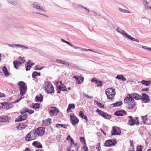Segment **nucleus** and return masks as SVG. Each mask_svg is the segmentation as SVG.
Listing matches in <instances>:
<instances>
[{
  "label": "nucleus",
  "mask_w": 151,
  "mask_h": 151,
  "mask_svg": "<svg viewBox=\"0 0 151 151\" xmlns=\"http://www.w3.org/2000/svg\"><path fill=\"white\" fill-rule=\"evenodd\" d=\"M124 101L126 104V106L127 108L129 109L133 108L136 105V103L134 101V100L132 98L130 94H129L124 99Z\"/></svg>",
  "instance_id": "nucleus-1"
},
{
  "label": "nucleus",
  "mask_w": 151,
  "mask_h": 151,
  "mask_svg": "<svg viewBox=\"0 0 151 151\" xmlns=\"http://www.w3.org/2000/svg\"><path fill=\"white\" fill-rule=\"evenodd\" d=\"M18 86L20 91V95L23 96L25 94L27 89L26 83L23 81H20L18 83Z\"/></svg>",
  "instance_id": "nucleus-2"
},
{
  "label": "nucleus",
  "mask_w": 151,
  "mask_h": 151,
  "mask_svg": "<svg viewBox=\"0 0 151 151\" xmlns=\"http://www.w3.org/2000/svg\"><path fill=\"white\" fill-rule=\"evenodd\" d=\"M115 89L109 88L106 90L105 93L108 99H114L116 94Z\"/></svg>",
  "instance_id": "nucleus-3"
},
{
  "label": "nucleus",
  "mask_w": 151,
  "mask_h": 151,
  "mask_svg": "<svg viewBox=\"0 0 151 151\" xmlns=\"http://www.w3.org/2000/svg\"><path fill=\"white\" fill-rule=\"evenodd\" d=\"M34 130L29 132L25 136L26 140L29 141L36 139L37 138V136Z\"/></svg>",
  "instance_id": "nucleus-4"
},
{
  "label": "nucleus",
  "mask_w": 151,
  "mask_h": 151,
  "mask_svg": "<svg viewBox=\"0 0 151 151\" xmlns=\"http://www.w3.org/2000/svg\"><path fill=\"white\" fill-rule=\"evenodd\" d=\"M45 91L47 92V93H54V90L53 86L52 84L48 81L45 83Z\"/></svg>",
  "instance_id": "nucleus-5"
},
{
  "label": "nucleus",
  "mask_w": 151,
  "mask_h": 151,
  "mask_svg": "<svg viewBox=\"0 0 151 151\" xmlns=\"http://www.w3.org/2000/svg\"><path fill=\"white\" fill-rule=\"evenodd\" d=\"M128 118L129 119L128 120V124L131 126H133L135 124L137 125L139 124V122L138 117H135L134 119H133L132 116H129Z\"/></svg>",
  "instance_id": "nucleus-6"
},
{
  "label": "nucleus",
  "mask_w": 151,
  "mask_h": 151,
  "mask_svg": "<svg viewBox=\"0 0 151 151\" xmlns=\"http://www.w3.org/2000/svg\"><path fill=\"white\" fill-rule=\"evenodd\" d=\"M48 111L49 114L52 116H56L59 111L58 108L54 107H49L48 108Z\"/></svg>",
  "instance_id": "nucleus-7"
},
{
  "label": "nucleus",
  "mask_w": 151,
  "mask_h": 151,
  "mask_svg": "<svg viewBox=\"0 0 151 151\" xmlns=\"http://www.w3.org/2000/svg\"><path fill=\"white\" fill-rule=\"evenodd\" d=\"M45 128L43 127H40L34 130L37 136H42L45 133Z\"/></svg>",
  "instance_id": "nucleus-8"
},
{
  "label": "nucleus",
  "mask_w": 151,
  "mask_h": 151,
  "mask_svg": "<svg viewBox=\"0 0 151 151\" xmlns=\"http://www.w3.org/2000/svg\"><path fill=\"white\" fill-rule=\"evenodd\" d=\"M96 112H98L99 114L104 119H109L111 118V116L107 113L99 109H97L96 111Z\"/></svg>",
  "instance_id": "nucleus-9"
},
{
  "label": "nucleus",
  "mask_w": 151,
  "mask_h": 151,
  "mask_svg": "<svg viewBox=\"0 0 151 151\" xmlns=\"http://www.w3.org/2000/svg\"><path fill=\"white\" fill-rule=\"evenodd\" d=\"M111 132L112 135H119L121 132L119 128L116 126H114L112 127Z\"/></svg>",
  "instance_id": "nucleus-10"
},
{
  "label": "nucleus",
  "mask_w": 151,
  "mask_h": 151,
  "mask_svg": "<svg viewBox=\"0 0 151 151\" xmlns=\"http://www.w3.org/2000/svg\"><path fill=\"white\" fill-rule=\"evenodd\" d=\"M116 143V140L109 139L105 142L104 145L106 147H110L114 146Z\"/></svg>",
  "instance_id": "nucleus-11"
},
{
  "label": "nucleus",
  "mask_w": 151,
  "mask_h": 151,
  "mask_svg": "<svg viewBox=\"0 0 151 151\" xmlns=\"http://www.w3.org/2000/svg\"><path fill=\"white\" fill-rule=\"evenodd\" d=\"M33 7L35 9H37L40 11L42 12H45V10L44 8L40 6V5L37 2H34L32 4Z\"/></svg>",
  "instance_id": "nucleus-12"
},
{
  "label": "nucleus",
  "mask_w": 151,
  "mask_h": 151,
  "mask_svg": "<svg viewBox=\"0 0 151 151\" xmlns=\"http://www.w3.org/2000/svg\"><path fill=\"white\" fill-rule=\"evenodd\" d=\"M27 125V124L26 122H22L18 124L16 128L19 130H22L25 129Z\"/></svg>",
  "instance_id": "nucleus-13"
},
{
  "label": "nucleus",
  "mask_w": 151,
  "mask_h": 151,
  "mask_svg": "<svg viewBox=\"0 0 151 151\" xmlns=\"http://www.w3.org/2000/svg\"><path fill=\"white\" fill-rule=\"evenodd\" d=\"M71 123L73 125H76L79 122L78 119L73 114L70 116Z\"/></svg>",
  "instance_id": "nucleus-14"
},
{
  "label": "nucleus",
  "mask_w": 151,
  "mask_h": 151,
  "mask_svg": "<svg viewBox=\"0 0 151 151\" xmlns=\"http://www.w3.org/2000/svg\"><path fill=\"white\" fill-rule=\"evenodd\" d=\"M10 118L7 116H0V122H9Z\"/></svg>",
  "instance_id": "nucleus-15"
},
{
  "label": "nucleus",
  "mask_w": 151,
  "mask_h": 151,
  "mask_svg": "<svg viewBox=\"0 0 151 151\" xmlns=\"http://www.w3.org/2000/svg\"><path fill=\"white\" fill-rule=\"evenodd\" d=\"M21 115L17 119H16V121L19 122L24 120L27 117V115L25 114L21 113Z\"/></svg>",
  "instance_id": "nucleus-16"
},
{
  "label": "nucleus",
  "mask_w": 151,
  "mask_h": 151,
  "mask_svg": "<svg viewBox=\"0 0 151 151\" xmlns=\"http://www.w3.org/2000/svg\"><path fill=\"white\" fill-rule=\"evenodd\" d=\"M141 99L143 101L146 103L149 101V97L145 93H142Z\"/></svg>",
  "instance_id": "nucleus-17"
},
{
  "label": "nucleus",
  "mask_w": 151,
  "mask_h": 151,
  "mask_svg": "<svg viewBox=\"0 0 151 151\" xmlns=\"http://www.w3.org/2000/svg\"><path fill=\"white\" fill-rule=\"evenodd\" d=\"M126 114V113L124 110L117 111L114 113V115L117 116H123Z\"/></svg>",
  "instance_id": "nucleus-18"
},
{
  "label": "nucleus",
  "mask_w": 151,
  "mask_h": 151,
  "mask_svg": "<svg viewBox=\"0 0 151 151\" xmlns=\"http://www.w3.org/2000/svg\"><path fill=\"white\" fill-rule=\"evenodd\" d=\"M14 68L17 69H18L19 67L21 65L22 63L19 60L14 61L13 62Z\"/></svg>",
  "instance_id": "nucleus-19"
},
{
  "label": "nucleus",
  "mask_w": 151,
  "mask_h": 151,
  "mask_svg": "<svg viewBox=\"0 0 151 151\" xmlns=\"http://www.w3.org/2000/svg\"><path fill=\"white\" fill-rule=\"evenodd\" d=\"M73 78L75 79L77 83L78 84H81L82 82L83 79V78L82 77L78 76L77 77L76 76H73Z\"/></svg>",
  "instance_id": "nucleus-20"
},
{
  "label": "nucleus",
  "mask_w": 151,
  "mask_h": 151,
  "mask_svg": "<svg viewBox=\"0 0 151 151\" xmlns=\"http://www.w3.org/2000/svg\"><path fill=\"white\" fill-rule=\"evenodd\" d=\"M32 145L34 147L37 148H41L42 147V145L38 141L34 142Z\"/></svg>",
  "instance_id": "nucleus-21"
},
{
  "label": "nucleus",
  "mask_w": 151,
  "mask_h": 151,
  "mask_svg": "<svg viewBox=\"0 0 151 151\" xmlns=\"http://www.w3.org/2000/svg\"><path fill=\"white\" fill-rule=\"evenodd\" d=\"M35 100L36 101L41 102L43 101V96L41 94H40L36 96Z\"/></svg>",
  "instance_id": "nucleus-22"
},
{
  "label": "nucleus",
  "mask_w": 151,
  "mask_h": 151,
  "mask_svg": "<svg viewBox=\"0 0 151 151\" xmlns=\"http://www.w3.org/2000/svg\"><path fill=\"white\" fill-rule=\"evenodd\" d=\"M116 30L117 32H119L124 37L126 35V34L127 33L124 30H122L121 29H120L119 27H116Z\"/></svg>",
  "instance_id": "nucleus-23"
},
{
  "label": "nucleus",
  "mask_w": 151,
  "mask_h": 151,
  "mask_svg": "<svg viewBox=\"0 0 151 151\" xmlns=\"http://www.w3.org/2000/svg\"><path fill=\"white\" fill-rule=\"evenodd\" d=\"M124 37H126L127 38L131 40L135 41L137 42H139V41L137 39L132 37L131 36L128 35L127 33L126 34V35Z\"/></svg>",
  "instance_id": "nucleus-24"
},
{
  "label": "nucleus",
  "mask_w": 151,
  "mask_h": 151,
  "mask_svg": "<svg viewBox=\"0 0 151 151\" xmlns=\"http://www.w3.org/2000/svg\"><path fill=\"white\" fill-rule=\"evenodd\" d=\"M51 119L48 118L46 119H45L43 121L42 125L44 126H47L49 125L50 124Z\"/></svg>",
  "instance_id": "nucleus-25"
},
{
  "label": "nucleus",
  "mask_w": 151,
  "mask_h": 151,
  "mask_svg": "<svg viewBox=\"0 0 151 151\" xmlns=\"http://www.w3.org/2000/svg\"><path fill=\"white\" fill-rule=\"evenodd\" d=\"M132 97L134 98L136 100H139L141 99V96L137 93L131 94L130 95Z\"/></svg>",
  "instance_id": "nucleus-26"
},
{
  "label": "nucleus",
  "mask_w": 151,
  "mask_h": 151,
  "mask_svg": "<svg viewBox=\"0 0 151 151\" xmlns=\"http://www.w3.org/2000/svg\"><path fill=\"white\" fill-rule=\"evenodd\" d=\"M56 61L57 63H60L64 65H67L68 66L69 65V63L67 61H63L62 60L57 59L56 60Z\"/></svg>",
  "instance_id": "nucleus-27"
},
{
  "label": "nucleus",
  "mask_w": 151,
  "mask_h": 151,
  "mask_svg": "<svg viewBox=\"0 0 151 151\" xmlns=\"http://www.w3.org/2000/svg\"><path fill=\"white\" fill-rule=\"evenodd\" d=\"M116 78L124 81L126 80V78H124V76L122 75H117L116 77Z\"/></svg>",
  "instance_id": "nucleus-28"
},
{
  "label": "nucleus",
  "mask_w": 151,
  "mask_h": 151,
  "mask_svg": "<svg viewBox=\"0 0 151 151\" xmlns=\"http://www.w3.org/2000/svg\"><path fill=\"white\" fill-rule=\"evenodd\" d=\"M141 83L143 85L147 86L151 83V81L150 80L146 81L143 80L141 81Z\"/></svg>",
  "instance_id": "nucleus-29"
},
{
  "label": "nucleus",
  "mask_w": 151,
  "mask_h": 151,
  "mask_svg": "<svg viewBox=\"0 0 151 151\" xmlns=\"http://www.w3.org/2000/svg\"><path fill=\"white\" fill-rule=\"evenodd\" d=\"M60 84L59 85L58 87L59 89H60V90L62 91H67L66 87L65 85L63 84L61 82H60Z\"/></svg>",
  "instance_id": "nucleus-30"
},
{
  "label": "nucleus",
  "mask_w": 151,
  "mask_h": 151,
  "mask_svg": "<svg viewBox=\"0 0 151 151\" xmlns=\"http://www.w3.org/2000/svg\"><path fill=\"white\" fill-rule=\"evenodd\" d=\"M40 104L38 103L33 104H32L31 107L35 109H38L40 108Z\"/></svg>",
  "instance_id": "nucleus-31"
},
{
  "label": "nucleus",
  "mask_w": 151,
  "mask_h": 151,
  "mask_svg": "<svg viewBox=\"0 0 151 151\" xmlns=\"http://www.w3.org/2000/svg\"><path fill=\"white\" fill-rule=\"evenodd\" d=\"M79 116L81 117L82 118L85 119L86 120V121H88L87 117L85 115L83 112L82 111H80L79 113Z\"/></svg>",
  "instance_id": "nucleus-32"
},
{
  "label": "nucleus",
  "mask_w": 151,
  "mask_h": 151,
  "mask_svg": "<svg viewBox=\"0 0 151 151\" xmlns=\"http://www.w3.org/2000/svg\"><path fill=\"white\" fill-rule=\"evenodd\" d=\"M2 70L4 73L5 76L7 77L9 76V73H8L7 69L6 66H4L3 67Z\"/></svg>",
  "instance_id": "nucleus-33"
},
{
  "label": "nucleus",
  "mask_w": 151,
  "mask_h": 151,
  "mask_svg": "<svg viewBox=\"0 0 151 151\" xmlns=\"http://www.w3.org/2000/svg\"><path fill=\"white\" fill-rule=\"evenodd\" d=\"M41 73H38L36 71H34L32 73V76L33 78H36V76H40Z\"/></svg>",
  "instance_id": "nucleus-34"
},
{
  "label": "nucleus",
  "mask_w": 151,
  "mask_h": 151,
  "mask_svg": "<svg viewBox=\"0 0 151 151\" xmlns=\"http://www.w3.org/2000/svg\"><path fill=\"white\" fill-rule=\"evenodd\" d=\"M94 103H95L100 108L104 107V105L98 101L94 100Z\"/></svg>",
  "instance_id": "nucleus-35"
},
{
  "label": "nucleus",
  "mask_w": 151,
  "mask_h": 151,
  "mask_svg": "<svg viewBox=\"0 0 151 151\" xmlns=\"http://www.w3.org/2000/svg\"><path fill=\"white\" fill-rule=\"evenodd\" d=\"M147 115H146L145 116H142L141 118L142 119L143 122L144 124H145L146 123V121L147 120Z\"/></svg>",
  "instance_id": "nucleus-36"
},
{
  "label": "nucleus",
  "mask_w": 151,
  "mask_h": 151,
  "mask_svg": "<svg viewBox=\"0 0 151 151\" xmlns=\"http://www.w3.org/2000/svg\"><path fill=\"white\" fill-rule=\"evenodd\" d=\"M122 104V102L121 101L116 102L112 104L114 107L119 106Z\"/></svg>",
  "instance_id": "nucleus-37"
},
{
  "label": "nucleus",
  "mask_w": 151,
  "mask_h": 151,
  "mask_svg": "<svg viewBox=\"0 0 151 151\" xmlns=\"http://www.w3.org/2000/svg\"><path fill=\"white\" fill-rule=\"evenodd\" d=\"M7 2L14 5H16L17 3V1L15 0H7Z\"/></svg>",
  "instance_id": "nucleus-38"
},
{
  "label": "nucleus",
  "mask_w": 151,
  "mask_h": 151,
  "mask_svg": "<svg viewBox=\"0 0 151 151\" xmlns=\"http://www.w3.org/2000/svg\"><path fill=\"white\" fill-rule=\"evenodd\" d=\"M143 4L145 6V7L146 9L147 10L150 9V8H151V7H149L148 5V3L147 1H143Z\"/></svg>",
  "instance_id": "nucleus-39"
},
{
  "label": "nucleus",
  "mask_w": 151,
  "mask_h": 151,
  "mask_svg": "<svg viewBox=\"0 0 151 151\" xmlns=\"http://www.w3.org/2000/svg\"><path fill=\"white\" fill-rule=\"evenodd\" d=\"M56 127H58L59 126H60L61 127H63L64 128L66 129L67 127V126L66 124H56Z\"/></svg>",
  "instance_id": "nucleus-40"
},
{
  "label": "nucleus",
  "mask_w": 151,
  "mask_h": 151,
  "mask_svg": "<svg viewBox=\"0 0 151 151\" xmlns=\"http://www.w3.org/2000/svg\"><path fill=\"white\" fill-rule=\"evenodd\" d=\"M119 10L120 12L122 13H130V12L129 11L123 9L121 8H119Z\"/></svg>",
  "instance_id": "nucleus-41"
},
{
  "label": "nucleus",
  "mask_w": 151,
  "mask_h": 151,
  "mask_svg": "<svg viewBox=\"0 0 151 151\" xmlns=\"http://www.w3.org/2000/svg\"><path fill=\"white\" fill-rule=\"evenodd\" d=\"M8 45L10 47L13 48H17L19 47V44H8Z\"/></svg>",
  "instance_id": "nucleus-42"
},
{
  "label": "nucleus",
  "mask_w": 151,
  "mask_h": 151,
  "mask_svg": "<svg viewBox=\"0 0 151 151\" xmlns=\"http://www.w3.org/2000/svg\"><path fill=\"white\" fill-rule=\"evenodd\" d=\"M95 82H96L98 87L102 86H103L102 82L101 81H97L96 80H95Z\"/></svg>",
  "instance_id": "nucleus-43"
},
{
  "label": "nucleus",
  "mask_w": 151,
  "mask_h": 151,
  "mask_svg": "<svg viewBox=\"0 0 151 151\" xmlns=\"http://www.w3.org/2000/svg\"><path fill=\"white\" fill-rule=\"evenodd\" d=\"M26 64L28 65L30 68L32 66L34 65V63L32 62H31L30 61H29L28 62L26 63Z\"/></svg>",
  "instance_id": "nucleus-44"
},
{
  "label": "nucleus",
  "mask_w": 151,
  "mask_h": 151,
  "mask_svg": "<svg viewBox=\"0 0 151 151\" xmlns=\"http://www.w3.org/2000/svg\"><path fill=\"white\" fill-rule=\"evenodd\" d=\"M61 40H62V42H64V43H65L67 44L69 46H73V45L71 44L69 42H68L64 40L63 39H61Z\"/></svg>",
  "instance_id": "nucleus-45"
},
{
  "label": "nucleus",
  "mask_w": 151,
  "mask_h": 151,
  "mask_svg": "<svg viewBox=\"0 0 151 151\" xmlns=\"http://www.w3.org/2000/svg\"><path fill=\"white\" fill-rule=\"evenodd\" d=\"M19 60H20V62H21L22 63H24L25 62V60L24 59V58L23 57H19Z\"/></svg>",
  "instance_id": "nucleus-46"
},
{
  "label": "nucleus",
  "mask_w": 151,
  "mask_h": 151,
  "mask_svg": "<svg viewBox=\"0 0 151 151\" xmlns=\"http://www.w3.org/2000/svg\"><path fill=\"white\" fill-rule=\"evenodd\" d=\"M28 109L27 108H24L20 111L21 113L25 114L26 112H27Z\"/></svg>",
  "instance_id": "nucleus-47"
},
{
  "label": "nucleus",
  "mask_w": 151,
  "mask_h": 151,
  "mask_svg": "<svg viewBox=\"0 0 151 151\" xmlns=\"http://www.w3.org/2000/svg\"><path fill=\"white\" fill-rule=\"evenodd\" d=\"M1 104L2 105H3L4 106L6 107L7 106H10V105L11 104V103L8 102H4L3 103Z\"/></svg>",
  "instance_id": "nucleus-48"
},
{
  "label": "nucleus",
  "mask_w": 151,
  "mask_h": 151,
  "mask_svg": "<svg viewBox=\"0 0 151 151\" xmlns=\"http://www.w3.org/2000/svg\"><path fill=\"white\" fill-rule=\"evenodd\" d=\"M19 48H21L22 49H29V48L26 46L19 44Z\"/></svg>",
  "instance_id": "nucleus-49"
},
{
  "label": "nucleus",
  "mask_w": 151,
  "mask_h": 151,
  "mask_svg": "<svg viewBox=\"0 0 151 151\" xmlns=\"http://www.w3.org/2000/svg\"><path fill=\"white\" fill-rule=\"evenodd\" d=\"M70 109H74L75 108V106L74 104H70L68 105V106Z\"/></svg>",
  "instance_id": "nucleus-50"
},
{
  "label": "nucleus",
  "mask_w": 151,
  "mask_h": 151,
  "mask_svg": "<svg viewBox=\"0 0 151 151\" xmlns=\"http://www.w3.org/2000/svg\"><path fill=\"white\" fill-rule=\"evenodd\" d=\"M43 68H39V66L36 65L34 68V69L36 70H40Z\"/></svg>",
  "instance_id": "nucleus-51"
},
{
  "label": "nucleus",
  "mask_w": 151,
  "mask_h": 151,
  "mask_svg": "<svg viewBox=\"0 0 151 151\" xmlns=\"http://www.w3.org/2000/svg\"><path fill=\"white\" fill-rule=\"evenodd\" d=\"M80 140L81 142L82 143H84L85 144H86L85 139L84 137H81L80 138Z\"/></svg>",
  "instance_id": "nucleus-52"
},
{
  "label": "nucleus",
  "mask_w": 151,
  "mask_h": 151,
  "mask_svg": "<svg viewBox=\"0 0 151 151\" xmlns=\"http://www.w3.org/2000/svg\"><path fill=\"white\" fill-rule=\"evenodd\" d=\"M142 146L139 145L137 147V151H142Z\"/></svg>",
  "instance_id": "nucleus-53"
},
{
  "label": "nucleus",
  "mask_w": 151,
  "mask_h": 151,
  "mask_svg": "<svg viewBox=\"0 0 151 151\" xmlns=\"http://www.w3.org/2000/svg\"><path fill=\"white\" fill-rule=\"evenodd\" d=\"M100 143H98L97 145V146L96 147V148L98 150V151H99L100 149Z\"/></svg>",
  "instance_id": "nucleus-54"
},
{
  "label": "nucleus",
  "mask_w": 151,
  "mask_h": 151,
  "mask_svg": "<svg viewBox=\"0 0 151 151\" xmlns=\"http://www.w3.org/2000/svg\"><path fill=\"white\" fill-rule=\"evenodd\" d=\"M27 112H28L30 114H31L34 112V111L33 110H31V109H30V110L28 109V111H27Z\"/></svg>",
  "instance_id": "nucleus-55"
},
{
  "label": "nucleus",
  "mask_w": 151,
  "mask_h": 151,
  "mask_svg": "<svg viewBox=\"0 0 151 151\" xmlns=\"http://www.w3.org/2000/svg\"><path fill=\"white\" fill-rule=\"evenodd\" d=\"M22 98L21 97L19 99H17V100H16L14 102H13V103H16L18 102Z\"/></svg>",
  "instance_id": "nucleus-56"
},
{
  "label": "nucleus",
  "mask_w": 151,
  "mask_h": 151,
  "mask_svg": "<svg viewBox=\"0 0 151 151\" xmlns=\"http://www.w3.org/2000/svg\"><path fill=\"white\" fill-rule=\"evenodd\" d=\"M26 67V71H28L30 69V67H29L28 65H25Z\"/></svg>",
  "instance_id": "nucleus-57"
},
{
  "label": "nucleus",
  "mask_w": 151,
  "mask_h": 151,
  "mask_svg": "<svg viewBox=\"0 0 151 151\" xmlns=\"http://www.w3.org/2000/svg\"><path fill=\"white\" fill-rule=\"evenodd\" d=\"M83 96H85L86 97H87L89 99L93 98V97L92 96H88V95L86 94H84Z\"/></svg>",
  "instance_id": "nucleus-58"
},
{
  "label": "nucleus",
  "mask_w": 151,
  "mask_h": 151,
  "mask_svg": "<svg viewBox=\"0 0 151 151\" xmlns=\"http://www.w3.org/2000/svg\"><path fill=\"white\" fill-rule=\"evenodd\" d=\"M4 94L2 93H0V98H2L4 97Z\"/></svg>",
  "instance_id": "nucleus-59"
},
{
  "label": "nucleus",
  "mask_w": 151,
  "mask_h": 151,
  "mask_svg": "<svg viewBox=\"0 0 151 151\" xmlns=\"http://www.w3.org/2000/svg\"><path fill=\"white\" fill-rule=\"evenodd\" d=\"M79 49L81 50H83L84 51H88V49H86L84 48H82V47L79 48Z\"/></svg>",
  "instance_id": "nucleus-60"
},
{
  "label": "nucleus",
  "mask_w": 151,
  "mask_h": 151,
  "mask_svg": "<svg viewBox=\"0 0 151 151\" xmlns=\"http://www.w3.org/2000/svg\"><path fill=\"white\" fill-rule=\"evenodd\" d=\"M71 139L72 138L69 135H68L67 136L66 139L67 140H69L70 139Z\"/></svg>",
  "instance_id": "nucleus-61"
},
{
  "label": "nucleus",
  "mask_w": 151,
  "mask_h": 151,
  "mask_svg": "<svg viewBox=\"0 0 151 151\" xmlns=\"http://www.w3.org/2000/svg\"><path fill=\"white\" fill-rule=\"evenodd\" d=\"M71 111H72L71 110V109H70L69 107H68V108L67 110V112L69 113L71 112Z\"/></svg>",
  "instance_id": "nucleus-62"
},
{
  "label": "nucleus",
  "mask_w": 151,
  "mask_h": 151,
  "mask_svg": "<svg viewBox=\"0 0 151 151\" xmlns=\"http://www.w3.org/2000/svg\"><path fill=\"white\" fill-rule=\"evenodd\" d=\"M142 90L143 91H148L149 90V88H144L142 89Z\"/></svg>",
  "instance_id": "nucleus-63"
},
{
  "label": "nucleus",
  "mask_w": 151,
  "mask_h": 151,
  "mask_svg": "<svg viewBox=\"0 0 151 151\" xmlns=\"http://www.w3.org/2000/svg\"><path fill=\"white\" fill-rule=\"evenodd\" d=\"M57 90H58V91H57V93H60V91H61L60 90V89H59L58 88V86H57Z\"/></svg>",
  "instance_id": "nucleus-64"
}]
</instances>
